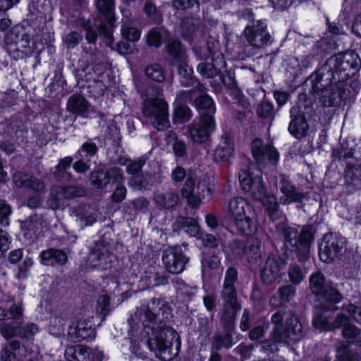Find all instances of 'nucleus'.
I'll return each instance as SVG.
<instances>
[{"label":"nucleus","mask_w":361,"mask_h":361,"mask_svg":"<svg viewBox=\"0 0 361 361\" xmlns=\"http://www.w3.org/2000/svg\"><path fill=\"white\" fill-rule=\"evenodd\" d=\"M326 66V78L314 82L312 90L324 106H331L339 104L345 95V82L358 71L360 59L353 52L338 54L329 59Z\"/></svg>","instance_id":"nucleus-1"},{"label":"nucleus","mask_w":361,"mask_h":361,"mask_svg":"<svg viewBox=\"0 0 361 361\" xmlns=\"http://www.w3.org/2000/svg\"><path fill=\"white\" fill-rule=\"evenodd\" d=\"M20 327L16 322L11 323H2L0 325V332L1 335L6 339L11 338L18 335Z\"/></svg>","instance_id":"nucleus-43"},{"label":"nucleus","mask_w":361,"mask_h":361,"mask_svg":"<svg viewBox=\"0 0 361 361\" xmlns=\"http://www.w3.org/2000/svg\"><path fill=\"white\" fill-rule=\"evenodd\" d=\"M221 297L224 301L221 312V320L225 324H231L235 319L237 312L240 309L237 301V296L221 295Z\"/></svg>","instance_id":"nucleus-22"},{"label":"nucleus","mask_w":361,"mask_h":361,"mask_svg":"<svg viewBox=\"0 0 361 361\" xmlns=\"http://www.w3.org/2000/svg\"><path fill=\"white\" fill-rule=\"evenodd\" d=\"M173 149L176 157H183L186 153V145L184 142L180 140H176Z\"/></svg>","instance_id":"nucleus-62"},{"label":"nucleus","mask_w":361,"mask_h":361,"mask_svg":"<svg viewBox=\"0 0 361 361\" xmlns=\"http://www.w3.org/2000/svg\"><path fill=\"white\" fill-rule=\"evenodd\" d=\"M77 361H102V354L88 347L77 345Z\"/></svg>","instance_id":"nucleus-34"},{"label":"nucleus","mask_w":361,"mask_h":361,"mask_svg":"<svg viewBox=\"0 0 361 361\" xmlns=\"http://www.w3.org/2000/svg\"><path fill=\"white\" fill-rule=\"evenodd\" d=\"M212 347L219 350L223 348H231L235 342L233 341L232 334L229 331L223 333H216L212 339Z\"/></svg>","instance_id":"nucleus-32"},{"label":"nucleus","mask_w":361,"mask_h":361,"mask_svg":"<svg viewBox=\"0 0 361 361\" xmlns=\"http://www.w3.org/2000/svg\"><path fill=\"white\" fill-rule=\"evenodd\" d=\"M203 304L209 312H214L216 307V296L208 294L203 297Z\"/></svg>","instance_id":"nucleus-58"},{"label":"nucleus","mask_w":361,"mask_h":361,"mask_svg":"<svg viewBox=\"0 0 361 361\" xmlns=\"http://www.w3.org/2000/svg\"><path fill=\"white\" fill-rule=\"evenodd\" d=\"M188 260L180 248L166 249L162 255V261L166 269L173 274L182 273Z\"/></svg>","instance_id":"nucleus-16"},{"label":"nucleus","mask_w":361,"mask_h":361,"mask_svg":"<svg viewBox=\"0 0 361 361\" xmlns=\"http://www.w3.org/2000/svg\"><path fill=\"white\" fill-rule=\"evenodd\" d=\"M166 36V31L163 27L153 28L147 35V42L149 46L159 47L163 39Z\"/></svg>","instance_id":"nucleus-35"},{"label":"nucleus","mask_w":361,"mask_h":361,"mask_svg":"<svg viewBox=\"0 0 361 361\" xmlns=\"http://www.w3.org/2000/svg\"><path fill=\"white\" fill-rule=\"evenodd\" d=\"M336 358L340 361H355V355L343 345L338 349Z\"/></svg>","instance_id":"nucleus-52"},{"label":"nucleus","mask_w":361,"mask_h":361,"mask_svg":"<svg viewBox=\"0 0 361 361\" xmlns=\"http://www.w3.org/2000/svg\"><path fill=\"white\" fill-rule=\"evenodd\" d=\"M199 20L192 18L183 19L180 25V32L183 38L190 42H194L198 36H201V32L198 30Z\"/></svg>","instance_id":"nucleus-28"},{"label":"nucleus","mask_w":361,"mask_h":361,"mask_svg":"<svg viewBox=\"0 0 361 361\" xmlns=\"http://www.w3.org/2000/svg\"><path fill=\"white\" fill-rule=\"evenodd\" d=\"M205 90L206 87L202 84L197 83L195 89L188 91L189 100L200 110V118L207 116L214 118L216 108L212 98L204 94Z\"/></svg>","instance_id":"nucleus-11"},{"label":"nucleus","mask_w":361,"mask_h":361,"mask_svg":"<svg viewBox=\"0 0 361 361\" xmlns=\"http://www.w3.org/2000/svg\"><path fill=\"white\" fill-rule=\"evenodd\" d=\"M197 4L196 0H173V6L176 9L185 10Z\"/></svg>","instance_id":"nucleus-60"},{"label":"nucleus","mask_w":361,"mask_h":361,"mask_svg":"<svg viewBox=\"0 0 361 361\" xmlns=\"http://www.w3.org/2000/svg\"><path fill=\"white\" fill-rule=\"evenodd\" d=\"M252 154L255 160L259 164L270 163L275 165L279 160V153L270 144H264L259 138H255L251 143Z\"/></svg>","instance_id":"nucleus-12"},{"label":"nucleus","mask_w":361,"mask_h":361,"mask_svg":"<svg viewBox=\"0 0 361 361\" xmlns=\"http://www.w3.org/2000/svg\"><path fill=\"white\" fill-rule=\"evenodd\" d=\"M155 313L148 307L142 306L137 310L131 317V322L135 325L149 328L152 331V336L147 344L149 349L157 355L170 353L173 341H178V336L175 330L169 326H159L155 328L152 322L155 319Z\"/></svg>","instance_id":"nucleus-2"},{"label":"nucleus","mask_w":361,"mask_h":361,"mask_svg":"<svg viewBox=\"0 0 361 361\" xmlns=\"http://www.w3.org/2000/svg\"><path fill=\"white\" fill-rule=\"evenodd\" d=\"M178 197L173 193L159 194L155 196V202L164 208H171L178 202Z\"/></svg>","instance_id":"nucleus-39"},{"label":"nucleus","mask_w":361,"mask_h":361,"mask_svg":"<svg viewBox=\"0 0 361 361\" xmlns=\"http://www.w3.org/2000/svg\"><path fill=\"white\" fill-rule=\"evenodd\" d=\"M336 302H324L322 304V307L317 310L314 317L312 324L313 326L322 331H331L335 329L341 328L343 325L348 322V317L343 313H340L337 315L333 322L329 321L326 314L327 311H335L338 307L334 304Z\"/></svg>","instance_id":"nucleus-9"},{"label":"nucleus","mask_w":361,"mask_h":361,"mask_svg":"<svg viewBox=\"0 0 361 361\" xmlns=\"http://www.w3.org/2000/svg\"><path fill=\"white\" fill-rule=\"evenodd\" d=\"M38 331L37 326L32 323H28L23 326L20 327L18 331V336L22 340L27 341L32 338V336Z\"/></svg>","instance_id":"nucleus-45"},{"label":"nucleus","mask_w":361,"mask_h":361,"mask_svg":"<svg viewBox=\"0 0 361 361\" xmlns=\"http://www.w3.org/2000/svg\"><path fill=\"white\" fill-rule=\"evenodd\" d=\"M280 269V265L275 257L273 255H269L261 271V278L263 283L269 285L274 282L279 276Z\"/></svg>","instance_id":"nucleus-27"},{"label":"nucleus","mask_w":361,"mask_h":361,"mask_svg":"<svg viewBox=\"0 0 361 361\" xmlns=\"http://www.w3.org/2000/svg\"><path fill=\"white\" fill-rule=\"evenodd\" d=\"M174 117L180 123L186 122L191 118V111L186 106H179L174 111Z\"/></svg>","instance_id":"nucleus-49"},{"label":"nucleus","mask_w":361,"mask_h":361,"mask_svg":"<svg viewBox=\"0 0 361 361\" xmlns=\"http://www.w3.org/2000/svg\"><path fill=\"white\" fill-rule=\"evenodd\" d=\"M13 180L14 184L18 188H25L36 192H41L44 188V185L40 180L22 172L14 173Z\"/></svg>","instance_id":"nucleus-25"},{"label":"nucleus","mask_w":361,"mask_h":361,"mask_svg":"<svg viewBox=\"0 0 361 361\" xmlns=\"http://www.w3.org/2000/svg\"><path fill=\"white\" fill-rule=\"evenodd\" d=\"M82 39V37L81 35L73 31L66 36L64 42L68 49H72L75 47Z\"/></svg>","instance_id":"nucleus-53"},{"label":"nucleus","mask_w":361,"mask_h":361,"mask_svg":"<svg viewBox=\"0 0 361 361\" xmlns=\"http://www.w3.org/2000/svg\"><path fill=\"white\" fill-rule=\"evenodd\" d=\"M295 288L292 285H286L281 287L277 294L270 298V304L274 307H281L289 302L295 294Z\"/></svg>","instance_id":"nucleus-31"},{"label":"nucleus","mask_w":361,"mask_h":361,"mask_svg":"<svg viewBox=\"0 0 361 361\" xmlns=\"http://www.w3.org/2000/svg\"><path fill=\"white\" fill-rule=\"evenodd\" d=\"M199 238L202 240V243L204 246L214 248L217 247L219 244V240L216 238L214 235L208 233H202L199 235Z\"/></svg>","instance_id":"nucleus-56"},{"label":"nucleus","mask_w":361,"mask_h":361,"mask_svg":"<svg viewBox=\"0 0 361 361\" xmlns=\"http://www.w3.org/2000/svg\"><path fill=\"white\" fill-rule=\"evenodd\" d=\"M104 178L109 180V183L121 184L123 181V176L121 170L119 168L114 167L110 169L106 173Z\"/></svg>","instance_id":"nucleus-48"},{"label":"nucleus","mask_w":361,"mask_h":361,"mask_svg":"<svg viewBox=\"0 0 361 361\" xmlns=\"http://www.w3.org/2000/svg\"><path fill=\"white\" fill-rule=\"evenodd\" d=\"M188 176L194 177L192 174H186L185 169L180 166H176L171 172V178L174 182L182 181L185 177L187 178Z\"/></svg>","instance_id":"nucleus-59"},{"label":"nucleus","mask_w":361,"mask_h":361,"mask_svg":"<svg viewBox=\"0 0 361 361\" xmlns=\"http://www.w3.org/2000/svg\"><path fill=\"white\" fill-rule=\"evenodd\" d=\"M298 112L297 107L290 109V113L292 118L288 126V131L296 138L300 139L307 135L309 126L302 115L295 116Z\"/></svg>","instance_id":"nucleus-23"},{"label":"nucleus","mask_w":361,"mask_h":361,"mask_svg":"<svg viewBox=\"0 0 361 361\" xmlns=\"http://www.w3.org/2000/svg\"><path fill=\"white\" fill-rule=\"evenodd\" d=\"M283 314L281 312L274 313L271 322L276 325L273 330V338L276 343L289 345L302 338V325L295 316L286 322V327L282 324Z\"/></svg>","instance_id":"nucleus-6"},{"label":"nucleus","mask_w":361,"mask_h":361,"mask_svg":"<svg viewBox=\"0 0 361 361\" xmlns=\"http://www.w3.org/2000/svg\"><path fill=\"white\" fill-rule=\"evenodd\" d=\"M343 311L346 312L348 314V322L343 325V327L342 334L346 338H352L355 340L357 345H361V332L355 326L349 324L350 317L358 323H361V309L355 307L353 304H349L343 306Z\"/></svg>","instance_id":"nucleus-18"},{"label":"nucleus","mask_w":361,"mask_h":361,"mask_svg":"<svg viewBox=\"0 0 361 361\" xmlns=\"http://www.w3.org/2000/svg\"><path fill=\"white\" fill-rule=\"evenodd\" d=\"M279 190L281 193L279 202L281 204L300 203L305 198V194L297 190L295 186L283 175L280 176Z\"/></svg>","instance_id":"nucleus-19"},{"label":"nucleus","mask_w":361,"mask_h":361,"mask_svg":"<svg viewBox=\"0 0 361 361\" xmlns=\"http://www.w3.org/2000/svg\"><path fill=\"white\" fill-rule=\"evenodd\" d=\"M126 189L123 186H118L114 193L112 194L111 198L114 202H120L123 201L126 195Z\"/></svg>","instance_id":"nucleus-63"},{"label":"nucleus","mask_w":361,"mask_h":361,"mask_svg":"<svg viewBox=\"0 0 361 361\" xmlns=\"http://www.w3.org/2000/svg\"><path fill=\"white\" fill-rule=\"evenodd\" d=\"M142 112L157 130H164L169 125V106L162 98L148 97L144 99Z\"/></svg>","instance_id":"nucleus-7"},{"label":"nucleus","mask_w":361,"mask_h":361,"mask_svg":"<svg viewBox=\"0 0 361 361\" xmlns=\"http://www.w3.org/2000/svg\"><path fill=\"white\" fill-rule=\"evenodd\" d=\"M344 245L343 238L332 233L325 235L319 247L320 259L326 263L332 262L340 255Z\"/></svg>","instance_id":"nucleus-10"},{"label":"nucleus","mask_w":361,"mask_h":361,"mask_svg":"<svg viewBox=\"0 0 361 361\" xmlns=\"http://www.w3.org/2000/svg\"><path fill=\"white\" fill-rule=\"evenodd\" d=\"M227 212L239 231L246 235L255 231V212L248 200L242 197L232 198L228 202Z\"/></svg>","instance_id":"nucleus-4"},{"label":"nucleus","mask_w":361,"mask_h":361,"mask_svg":"<svg viewBox=\"0 0 361 361\" xmlns=\"http://www.w3.org/2000/svg\"><path fill=\"white\" fill-rule=\"evenodd\" d=\"M105 173L100 171H94L91 173L90 180L92 185L98 188H102L109 183V180L104 178Z\"/></svg>","instance_id":"nucleus-50"},{"label":"nucleus","mask_w":361,"mask_h":361,"mask_svg":"<svg viewBox=\"0 0 361 361\" xmlns=\"http://www.w3.org/2000/svg\"><path fill=\"white\" fill-rule=\"evenodd\" d=\"M274 108L271 102L263 101L257 107V113L260 118H267L274 115Z\"/></svg>","instance_id":"nucleus-47"},{"label":"nucleus","mask_w":361,"mask_h":361,"mask_svg":"<svg viewBox=\"0 0 361 361\" xmlns=\"http://www.w3.org/2000/svg\"><path fill=\"white\" fill-rule=\"evenodd\" d=\"M234 141L233 135L225 133L214 150V158L216 161L223 162L227 161L233 154Z\"/></svg>","instance_id":"nucleus-20"},{"label":"nucleus","mask_w":361,"mask_h":361,"mask_svg":"<svg viewBox=\"0 0 361 361\" xmlns=\"http://www.w3.org/2000/svg\"><path fill=\"white\" fill-rule=\"evenodd\" d=\"M216 128L214 118L211 116L201 117L197 121L188 126L189 137L193 142L203 143L206 142Z\"/></svg>","instance_id":"nucleus-13"},{"label":"nucleus","mask_w":361,"mask_h":361,"mask_svg":"<svg viewBox=\"0 0 361 361\" xmlns=\"http://www.w3.org/2000/svg\"><path fill=\"white\" fill-rule=\"evenodd\" d=\"M97 152V147L93 142L84 143L75 155V159H83L84 157H90L94 156Z\"/></svg>","instance_id":"nucleus-42"},{"label":"nucleus","mask_w":361,"mask_h":361,"mask_svg":"<svg viewBox=\"0 0 361 361\" xmlns=\"http://www.w3.org/2000/svg\"><path fill=\"white\" fill-rule=\"evenodd\" d=\"M195 177L188 176L181 192L182 195L187 200L188 204L193 208H197L202 202L200 192L201 186L200 184L195 186Z\"/></svg>","instance_id":"nucleus-21"},{"label":"nucleus","mask_w":361,"mask_h":361,"mask_svg":"<svg viewBox=\"0 0 361 361\" xmlns=\"http://www.w3.org/2000/svg\"><path fill=\"white\" fill-rule=\"evenodd\" d=\"M276 229L283 235L286 246L295 247L298 259L305 262L309 257L310 243L313 239L311 231L302 228L298 233L295 228L285 226H277Z\"/></svg>","instance_id":"nucleus-5"},{"label":"nucleus","mask_w":361,"mask_h":361,"mask_svg":"<svg viewBox=\"0 0 361 361\" xmlns=\"http://www.w3.org/2000/svg\"><path fill=\"white\" fill-rule=\"evenodd\" d=\"M90 104L86 99L80 94L72 95L67 102V110L71 114L82 116L87 117Z\"/></svg>","instance_id":"nucleus-26"},{"label":"nucleus","mask_w":361,"mask_h":361,"mask_svg":"<svg viewBox=\"0 0 361 361\" xmlns=\"http://www.w3.org/2000/svg\"><path fill=\"white\" fill-rule=\"evenodd\" d=\"M202 263L203 270L205 269L206 268L214 269L219 267L220 264V260L218 259V257L215 256H212L209 258L204 259Z\"/></svg>","instance_id":"nucleus-61"},{"label":"nucleus","mask_w":361,"mask_h":361,"mask_svg":"<svg viewBox=\"0 0 361 361\" xmlns=\"http://www.w3.org/2000/svg\"><path fill=\"white\" fill-rule=\"evenodd\" d=\"M147 77L157 82H163L165 75L161 66L158 64H153L149 66L145 71Z\"/></svg>","instance_id":"nucleus-44"},{"label":"nucleus","mask_w":361,"mask_h":361,"mask_svg":"<svg viewBox=\"0 0 361 361\" xmlns=\"http://www.w3.org/2000/svg\"><path fill=\"white\" fill-rule=\"evenodd\" d=\"M94 4L98 11L106 16V20L110 22L115 8L114 0H95Z\"/></svg>","instance_id":"nucleus-36"},{"label":"nucleus","mask_w":361,"mask_h":361,"mask_svg":"<svg viewBox=\"0 0 361 361\" xmlns=\"http://www.w3.org/2000/svg\"><path fill=\"white\" fill-rule=\"evenodd\" d=\"M121 32L123 37L128 41L136 42L140 37V31L133 27H130L127 23L122 25Z\"/></svg>","instance_id":"nucleus-46"},{"label":"nucleus","mask_w":361,"mask_h":361,"mask_svg":"<svg viewBox=\"0 0 361 361\" xmlns=\"http://www.w3.org/2000/svg\"><path fill=\"white\" fill-rule=\"evenodd\" d=\"M180 61V64L178 66V72L179 74L185 79V80H182L181 82L185 86L193 85L195 80L191 77L192 70L185 63V59H184V61Z\"/></svg>","instance_id":"nucleus-41"},{"label":"nucleus","mask_w":361,"mask_h":361,"mask_svg":"<svg viewBox=\"0 0 361 361\" xmlns=\"http://www.w3.org/2000/svg\"><path fill=\"white\" fill-rule=\"evenodd\" d=\"M85 191L76 186H55L51 189L49 204L53 209L63 205L64 201L85 195Z\"/></svg>","instance_id":"nucleus-14"},{"label":"nucleus","mask_w":361,"mask_h":361,"mask_svg":"<svg viewBox=\"0 0 361 361\" xmlns=\"http://www.w3.org/2000/svg\"><path fill=\"white\" fill-rule=\"evenodd\" d=\"M238 279L237 271L234 268H228L225 274L223 289L221 295H236V291L234 284Z\"/></svg>","instance_id":"nucleus-33"},{"label":"nucleus","mask_w":361,"mask_h":361,"mask_svg":"<svg viewBox=\"0 0 361 361\" xmlns=\"http://www.w3.org/2000/svg\"><path fill=\"white\" fill-rule=\"evenodd\" d=\"M68 260L66 253L60 250L49 249L40 253V262L46 266L64 264Z\"/></svg>","instance_id":"nucleus-29"},{"label":"nucleus","mask_w":361,"mask_h":361,"mask_svg":"<svg viewBox=\"0 0 361 361\" xmlns=\"http://www.w3.org/2000/svg\"><path fill=\"white\" fill-rule=\"evenodd\" d=\"M345 180L351 190L361 188V179L358 177L353 178V171L351 169H348L346 171Z\"/></svg>","instance_id":"nucleus-55"},{"label":"nucleus","mask_w":361,"mask_h":361,"mask_svg":"<svg viewBox=\"0 0 361 361\" xmlns=\"http://www.w3.org/2000/svg\"><path fill=\"white\" fill-rule=\"evenodd\" d=\"M310 287L312 293L318 297L322 303L340 302L342 300L341 294L331 281L325 279L324 275L320 272H316L311 275Z\"/></svg>","instance_id":"nucleus-8"},{"label":"nucleus","mask_w":361,"mask_h":361,"mask_svg":"<svg viewBox=\"0 0 361 361\" xmlns=\"http://www.w3.org/2000/svg\"><path fill=\"white\" fill-rule=\"evenodd\" d=\"M244 35L251 46L257 48L270 44L272 39L271 35L267 30V25L262 20L256 25L246 27Z\"/></svg>","instance_id":"nucleus-15"},{"label":"nucleus","mask_w":361,"mask_h":361,"mask_svg":"<svg viewBox=\"0 0 361 361\" xmlns=\"http://www.w3.org/2000/svg\"><path fill=\"white\" fill-rule=\"evenodd\" d=\"M73 159L71 157H66L63 159H61L59 164L56 166V175L59 178H62L63 176L62 173L67 169L70 168Z\"/></svg>","instance_id":"nucleus-54"},{"label":"nucleus","mask_w":361,"mask_h":361,"mask_svg":"<svg viewBox=\"0 0 361 361\" xmlns=\"http://www.w3.org/2000/svg\"><path fill=\"white\" fill-rule=\"evenodd\" d=\"M11 214V208L9 205L0 200V223L3 226H8L9 221L8 216Z\"/></svg>","instance_id":"nucleus-51"},{"label":"nucleus","mask_w":361,"mask_h":361,"mask_svg":"<svg viewBox=\"0 0 361 361\" xmlns=\"http://www.w3.org/2000/svg\"><path fill=\"white\" fill-rule=\"evenodd\" d=\"M306 272L300 266L292 264L288 269V278L293 284L300 283L305 279Z\"/></svg>","instance_id":"nucleus-40"},{"label":"nucleus","mask_w":361,"mask_h":361,"mask_svg":"<svg viewBox=\"0 0 361 361\" xmlns=\"http://www.w3.org/2000/svg\"><path fill=\"white\" fill-rule=\"evenodd\" d=\"M168 53L174 59L184 61L185 58V49L179 40H171L167 45Z\"/></svg>","instance_id":"nucleus-37"},{"label":"nucleus","mask_w":361,"mask_h":361,"mask_svg":"<svg viewBox=\"0 0 361 361\" xmlns=\"http://www.w3.org/2000/svg\"><path fill=\"white\" fill-rule=\"evenodd\" d=\"M213 63H200L197 67V72L204 78H212L220 73L221 69L225 68L226 63L223 56L217 54L216 57L213 59Z\"/></svg>","instance_id":"nucleus-24"},{"label":"nucleus","mask_w":361,"mask_h":361,"mask_svg":"<svg viewBox=\"0 0 361 361\" xmlns=\"http://www.w3.org/2000/svg\"><path fill=\"white\" fill-rule=\"evenodd\" d=\"M175 226L191 237H197L200 234L198 221L194 218L180 216L176 219Z\"/></svg>","instance_id":"nucleus-30"},{"label":"nucleus","mask_w":361,"mask_h":361,"mask_svg":"<svg viewBox=\"0 0 361 361\" xmlns=\"http://www.w3.org/2000/svg\"><path fill=\"white\" fill-rule=\"evenodd\" d=\"M261 241L254 237L249 238L245 245V253L252 258L258 259L261 257Z\"/></svg>","instance_id":"nucleus-38"},{"label":"nucleus","mask_w":361,"mask_h":361,"mask_svg":"<svg viewBox=\"0 0 361 361\" xmlns=\"http://www.w3.org/2000/svg\"><path fill=\"white\" fill-rule=\"evenodd\" d=\"M11 243V240L8 233L0 230V257L10 248Z\"/></svg>","instance_id":"nucleus-57"},{"label":"nucleus","mask_w":361,"mask_h":361,"mask_svg":"<svg viewBox=\"0 0 361 361\" xmlns=\"http://www.w3.org/2000/svg\"><path fill=\"white\" fill-rule=\"evenodd\" d=\"M64 355L67 361H77V345L67 347Z\"/></svg>","instance_id":"nucleus-64"},{"label":"nucleus","mask_w":361,"mask_h":361,"mask_svg":"<svg viewBox=\"0 0 361 361\" xmlns=\"http://www.w3.org/2000/svg\"><path fill=\"white\" fill-rule=\"evenodd\" d=\"M114 256L110 253L109 245L103 242L95 244L89 255L90 264L100 269H107L111 267Z\"/></svg>","instance_id":"nucleus-17"},{"label":"nucleus","mask_w":361,"mask_h":361,"mask_svg":"<svg viewBox=\"0 0 361 361\" xmlns=\"http://www.w3.org/2000/svg\"><path fill=\"white\" fill-rule=\"evenodd\" d=\"M239 181L245 192H250L254 200L260 202L265 207L271 220L274 221L281 216L276 198L267 191L261 170L256 168L241 171L239 173Z\"/></svg>","instance_id":"nucleus-3"}]
</instances>
